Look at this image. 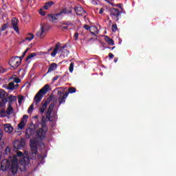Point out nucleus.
I'll list each match as a JSON object with an SVG mask.
<instances>
[{
    "instance_id": "nucleus-11",
    "label": "nucleus",
    "mask_w": 176,
    "mask_h": 176,
    "mask_svg": "<svg viewBox=\"0 0 176 176\" xmlns=\"http://www.w3.org/2000/svg\"><path fill=\"white\" fill-rule=\"evenodd\" d=\"M50 101L51 100L50 98H47V100H43L41 103V107L38 109L40 113H45V111H46L47 105L50 104Z\"/></svg>"
},
{
    "instance_id": "nucleus-21",
    "label": "nucleus",
    "mask_w": 176,
    "mask_h": 176,
    "mask_svg": "<svg viewBox=\"0 0 176 176\" xmlns=\"http://www.w3.org/2000/svg\"><path fill=\"white\" fill-rule=\"evenodd\" d=\"M60 15H57V14H48V17L49 19H51L52 20V21H54L56 20H58V17Z\"/></svg>"
},
{
    "instance_id": "nucleus-2",
    "label": "nucleus",
    "mask_w": 176,
    "mask_h": 176,
    "mask_svg": "<svg viewBox=\"0 0 176 176\" xmlns=\"http://www.w3.org/2000/svg\"><path fill=\"white\" fill-rule=\"evenodd\" d=\"M55 105V103H51L47 109V111L45 112L47 122H54V120H57V111H53Z\"/></svg>"
},
{
    "instance_id": "nucleus-7",
    "label": "nucleus",
    "mask_w": 176,
    "mask_h": 176,
    "mask_svg": "<svg viewBox=\"0 0 176 176\" xmlns=\"http://www.w3.org/2000/svg\"><path fill=\"white\" fill-rule=\"evenodd\" d=\"M46 31H47L46 25H41L40 30L36 32V36L37 38H40V39H42V38H45V36H46Z\"/></svg>"
},
{
    "instance_id": "nucleus-42",
    "label": "nucleus",
    "mask_w": 176,
    "mask_h": 176,
    "mask_svg": "<svg viewBox=\"0 0 176 176\" xmlns=\"http://www.w3.org/2000/svg\"><path fill=\"white\" fill-rule=\"evenodd\" d=\"M40 14H41V16H45L46 15V12L43 11V10H40L39 11Z\"/></svg>"
},
{
    "instance_id": "nucleus-43",
    "label": "nucleus",
    "mask_w": 176,
    "mask_h": 176,
    "mask_svg": "<svg viewBox=\"0 0 176 176\" xmlns=\"http://www.w3.org/2000/svg\"><path fill=\"white\" fill-rule=\"evenodd\" d=\"M16 156H17L18 157H23V152H21V151H18L17 153H16Z\"/></svg>"
},
{
    "instance_id": "nucleus-30",
    "label": "nucleus",
    "mask_w": 176,
    "mask_h": 176,
    "mask_svg": "<svg viewBox=\"0 0 176 176\" xmlns=\"http://www.w3.org/2000/svg\"><path fill=\"white\" fill-rule=\"evenodd\" d=\"M9 102H14V101H16V96L13 95H10L9 97H8Z\"/></svg>"
},
{
    "instance_id": "nucleus-10",
    "label": "nucleus",
    "mask_w": 176,
    "mask_h": 176,
    "mask_svg": "<svg viewBox=\"0 0 176 176\" xmlns=\"http://www.w3.org/2000/svg\"><path fill=\"white\" fill-rule=\"evenodd\" d=\"M36 131V129L35 128V125H32V128H28L25 131V138H31V137L34 136L35 132Z\"/></svg>"
},
{
    "instance_id": "nucleus-6",
    "label": "nucleus",
    "mask_w": 176,
    "mask_h": 176,
    "mask_svg": "<svg viewBox=\"0 0 176 176\" xmlns=\"http://www.w3.org/2000/svg\"><path fill=\"white\" fill-rule=\"evenodd\" d=\"M21 64V60L19 58V56H14L10 58L9 61V65L12 68L14 69H16V68H19L20 65Z\"/></svg>"
},
{
    "instance_id": "nucleus-41",
    "label": "nucleus",
    "mask_w": 176,
    "mask_h": 176,
    "mask_svg": "<svg viewBox=\"0 0 176 176\" xmlns=\"http://www.w3.org/2000/svg\"><path fill=\"white\" fill-rule=\"evenodd\" d=\"M2 137H3V131L0 129V142L2 141Z\"/></svg>"
},
{
    "instance_id": "nucleus-24",
    "label": "nucleus",
    "mask_w": 176,
    "mask_h": 176,
    "mask_svg": "<svg viewBox=\"0 0 176 176\" xmlns=\"http://www.w3.org/2000/svg\"><path fill=\"white\" fill-rule=\"evenodd\" d=\"M3 162L5 161H3L0 164V170H1V171H6V170H8V165L3 164Z\"/></svg>"
},
{
    "instance_id": "nucleus-64",
    "label": "nucleus",
    "mask_w": 176,
    "mask_h": 176,
    "mask_svg": "<svg viewBox=\"0 0 176 176\" xmlns=\"http://www.w3.org/2000/svg\"><path fill=\"white\" fill-rule=\"evenodd\" d=\"M34 118H35L36 119L38 118V116H36Z\"/></svg>"
},
{
    "instance_id": "nucleus-38",
    "label": "nucleus",
    "mask_w": 176,
    "mask_h": 176,
    "mask_svg": "<svg viewBox=\"0 0 176 176\" xmlns=\"http://www.w3.org/2000/svg\"><path fill=\"white\" fill-rule=\"evenodd\" d=\"M14 82L15 83H21V79H20L19 78H14Z\"/></svg>"
},
{
    "instance_id": "nucleus-3",
    "label": "nucleus",
    "mask_w": 176,
    "mask_h": 176,
    "mask_svg": "<svg viewBox=\"0 0 176 176\" xmlns=\"http://www.w3.org/2000/svg\"><path fill=\"white\" fill-rule=\"evenodd\" d=\"M42 129H40L36 131V137L38 140H44L46 137V131L43 129H46V118L43 116L41 118Z\"/></svg>"
},
{
    "instance_id": "nucleus-58",
    "label": "nucleus",
    "mask_w": 176,
    "mask_h": 176,
    "mask_svg": "<svg viewBox=\"0 0 176 176\" xmlns=\"http://www.w3.org/2000/svg\"><path fill=\"white\" fill-rule=\"evenodd\" d=\"M28 50H30V48H27V49L25 50V52L26 53H28Z\"/></svg>"
},
{
    "instance_id": "nucleus-8",
    "label": "nucleus",
    "mask_w": 176,
    "mask_h": 176,
    "mask_svg": "<svg viewBox=\"0 0 176 176\" xmlns=\"http://www.w3.org/2000/svg\"><path fill=\"white\" fill-rule=\"evenodd\" d=\"M58 94L60 96L58 98L59 105H61V104H65V100L67 99V97H68L69 93L65 92L64 94V92L61 91H58Z\"/></svg>"
},
{
    "instance_id": "nucleus-54",
    "label": "nucleus",
    "mask_w": 176,
    "mask_h": 176,
    "mask_svg": "<svg viewBox=\"0 0 176 176\" xmlns=\"http://www.w3.org/2000/svg\"><path fill=\"white\" fill-rule=\"evenodd\" d=\"M25 54H27V52L24 51V52L22 54L23 57H25Z\"/></svg>"
},
{
    "instance_id": "nucleus-55",
    "label": "nucleus",
    "mask_w": 176,
    "mask_h": 176,
    "mask_svg": "<svg viewBox=\"0 0 176 176\" xmlns=\"http://www.w3.org/2000/svg\"><path fill=\"white\" fill-rule=\"evenodd\" d=\"M109 3L110 5H111V6H115V3H112V2H109Z\"/></svg>"
},
{
    "instance_id": "nucleus-39",
    "label": "nucleus",
    "mask_w": 176,
    "mask_h": 176,
    "mask_svg": "<svg viewBox=\"0 0 176 176\" xmlns=\"http://www.w3.org/2000/svg\"><path fill=\"white\" fill-rule=\"evenodd\" d=\"M0 114H1V118H5V116H6V113H5V110H1L0 111Z\"/></svg>"
},
{
    "instance_id": "nucleus-35",
    "label": "nucleus",
    "mask_w": 176,
    "mask_h": 176,
    "mask_svg": "<svg viewBox=\"0 0 176 176\" xmlns=\"http://www.w3.org/2000/svg\"><path fill=\"white\" fill-rule=\"evenodd\" d=\"M1 100L2 101L3 105H5V104H6V102H8L9 101V98H8L6 97L1 98Z\"/></svg>"
},
{
    "instance_id": "nucleus-47",
    "label": "nucleus",
    "mask_w": 176,
    "mask_h": 176,
    "mask_svg": "<svg viewBox=\"0 0 176 176\" xmlns=\"http://www.w3.org/2000/svg\"><path fill=\"white\" fill-rule=\"evenodd\" d=\"M60 78V76H56L52 78V82H56Z\"/></svg>"
},
{
    "instance_id": "nucleus-56",
    "label": "nucleus",
    "mask_w": 176,
    "mask_h": 176,
    "mask_svg": "<svg viewBox=\"0 0 176 176\" xmlns=\"http://www.w3.org/2000/svg\"><path fill=\"white\" fill-rule=\"evenodd\" d=\"M1 107H3V103L0 101V108H1Z\"/></svg>"
},
{
    "instance_id": "nucleus-51",
    "label": "nucleus",
    "mask_w": 176,
    "mask_h": 176,
    "mask_svg": "<svg viewBox=\"0 0 176 176\" xmlns=\"http://www.w3.org/2000/svg\"><path fill=\"white\" fill-rule=\"evenodd\" d=\"M6 152H10V148L9 147H6Z\"/></svg>"
},
{
    "instance_id": "nucleus-19",
    "label": "nucleus",
    "mask_w": 176,
    "mask_h": 176,
    "mask_svg": "<svg viewBox=\"0 0 176 176\" xmlns=\"http://www.w3.org/2000/svg\"><path fill=\"white\" fill-rule=\"evenodd\" d=\"M104 41H106L107 43L109 45H111V46H113V45H115V42H113V39L109 38V36H104Z\"/></svg>"
},
{
    "instance_id": "nucleus-18",
    "label": "nucleus",
    "mask_w": 176,
    "mask_h": 176,
    "mask_svg": "<svg viewBox=\"0 0 176 176\" xmlns=\"http://www.w3.org/2000/svg\"><path fill=\"white\" fill-rule=\"evenodd\" d=\"M58 49H60V44L58 43L55 45V47L53 52L51 53L52 57H56V54H57V52H58Z\"/></svg>"
},
{
    "instance_id": "nucleus-37",
    "label": "nucleus",
    "mask_w": 176,
    "mask_h": 176,
    "mask_svg": "<svg viewBox=\"0 0 176 176\" xmlns=\"http://www.w3.org/2000/svg\"><path fill=\"white\" fill-rule=\"evenodd\" d=\"M63 25H67V27H69V25H74V23L69 21H67L65 23H63Z\"/></svg>"
},
{
    "instance_id": "nucleus-61",
    "label": "nucleus",
    "mask_w": 176,
    "mask_h": 176,
    "mask_svg": "<svg viewBox=\"0 0 176 176\" xmlns=\"http://www.w3.org/2000/svg\"><path fill=\"white\" fill-rule=\"evenodd\" d=\"M109 23L111 24V23H112V21L110 20V21H109Z\"/></svg>"
},
{
    "instance_id": "nucleus-31",
    "label": "nucleus",
    "mask_w": 176,
    "mask_h": 176,
    "mask_svg": "<svg viewBox=\"0 0 176 176\" xmlns=\"http://www.w3.org/2000/svg\"><path fill=\"white\" fill-rule=\"evenodd\" d=\"M8 28H9V25L8 23H5L0 28V31H6V30H8Z\"/></svg>"
},
{
    "instance_id": "nucleus-59",
    "label": "nucleus",
    "mask_w": 176,
    "mask_h": 176,
    "mask_svg": "<svg viewBox=\"0 0 176 176\" xmlns=\"http://www.w3.org/2000/svg\"><path fill=\"white\" fill-rule=\"evenodd\" d=\"M14 89H17L18 87H19V85H16L15 86H14Z\"/></svg>"
},
{
    "instance_id": "nucleus-53",
    "label": "nucleus",
    "mask_w": 176,
    "mask_h": 176,
    "mask_svg": "<svg viewBox=\"0 0 176 176\" xmlns=\"http://www.w3.org/2000/svg\"><path fill=\"white\" fill-rule=\"evenodd\" d=\"M23 57H24V56H23V55H22L21 56H19V60H21V61H22V60H23Z\"/></svg>"
},
{
    "instance_id": "nucleus-33",
    "label": "nucleus",
    "mask_w": 176,
    "mask_h": 176,
    "mask_svg": "<svg viewBox=\"0 0 176 176\" xmlns=\"http://www.w3.org/2000/svg\"><path fill=\"white\" fill-rule=\"evenodd\" d=\"M74 65H75V63H71L69 67V70L71 74L74 72Z\"/></svg>"
},
{
    "instance_id": "nucleus-40",
    "label": "nucleus",
    "mask_w": 176,
    "mask_h": 176,
    "mask_svg": "<svg viewBox=\"0 0 176 176\" xmlns=\"http://www.w3.org/2000/svg\"><path fill=\"white\" fill-rule=\"evenodd\" d=\"M60 27H61L62 30H71V28H69V26H67V25H61Z\"/></svg>"
},
{
    "instance_id": "nucleus-29",
    "label": "nucleus",
    "mask_w": 176,
    "mask_h": 176,
    "mask_svg": "<svg viewBox=\"0 0 176 176\" xmlns=\"http://www.w3.org/2000/svg\"><path fill=\"white\" fill-rule=\"evenodd\" d=\"M67 93H70V94H72L73 93H76V88L73 87H69Z\"/></svg>"
},
{
    "instance_id": "nucleus-27",
    "label": "nucleus",
    "mask_w": 176,
    "mask_h": 176,
    "mask_svg": "<svg viewBox=\"0 0 176 176\" xmlns=\"http://www.w3.org/2000/svg\"><path fill=\"white\" fill-rule=\"evenodd\" d=\"M28 36L29 37L25 38L26 41H32V39H34V38H35V36L32 33H28Z\"/></svg>"
},
{
    "instance_id": "nucleus-49",
    "label": "nucleus",
    "mask_w": 176,
    "mask_h": 176,
    "mask_svg": "<svg viewBox=\"0 0 176 176\" xmlns=\"http://www.w3.org/2000/svg\"><path fill=\"white\" fill-rule=\"evenodd\" d=\"M104 13V8H101L99 11V14H102Z\"/></svg>"
},
{
    "instance_id": "nucleus-57",
    "label": "nucleus",
    "mask_w": 176,
    "mask_h": 176,
    "mask_svg": "<svg viewBox=\"0 0 176 176\" xmlns=\"http://www.w3.org/2000/svg\"><path fill=\"white\" fill-rule=\"evenodd\" d=\"M114 63H118V58H114Z\"/></svg>"
},
{
    "instance_id": "nucleus-62",
    "label": "nucleus",
    "mask_w": 176,
    "mask_h": 176,
    "mask_svg": "<svg viewBox=\"0 0 176 176\" xmlns=\"http://www.w3.org/2000/svg\"><path fill=\"white\" fill-rule=\"evenodd\" d=\"M62 49H65V46L61 47Z\"/></svg>"
},
{
    "instance_id": "nucleus-32",
    "label": "nucleus",
    "mask_w": 176,
    "mask_h": 176,
    "mask_svg": "<svg viewBox=\"0 0 176 176\" xmlns=\"http://www.w3.org/2000/svg\"><path fill=\"white\" fill-rule=\"evenodd\" d=\"M97 27L94 26L91 27V29H89V32L91 34H92V35H96V32H94V31H97Z\"/></svg>"
},
{
    "instance_id": "nucleus-17",
    "label": "nucleus",
    "mask_w": 176,
    "mask_h": 176,
    "mask_svg": "<svg viewBox=\"0 0 176 176\" xmlns=\"http://www.w3.org/2000/svg\"><path fill=\"white\" fill-rule=\"evenodd\" d=\"M4 131H6V133H12V131H13V127L12 125L7 124L4 126Z\"/></svg>"
},
{
    "instance_id": "nucleus-5",
    "label": "nucleus",
    "mask_w": 176,
    "mask_h": 176,
    "mask_svg": "<svg viewBox=\"0 0 176 176\" xmlns=\"http://www.w3.org/2000/svg\"><path fill=\"white\" fill-rule=\"evenodd\" d=\"M109 12L110 13V16L113 20H115L116 21H119V16L122 14V12L119 10L118 8H111L109 10Z\"/></svg>"
},
{
    "instance_id": "nucleus-9",
    "label": "nucleus",
    "mask_w": 176,
    "mask_h": 176,
    "mask_svg": "<svg viewBox=\"0 0 176 176\" xmlns=\"http://www.w3.org/2000/svg\"><path fill=\"white\" fill-rule=\"evenodd\" d=\"M25 146V142L23 139L21 140H15L14 142V149L19 151V149H23Z\"/></svg>"
},
{
    "instance_id": "nucleus-16",
    "label": "nucleus",
    "mask_w": 176,
    "mask_h": 176,
    "mask_svg": "<svg viewBox=\"0 0 176 176\" xmlns=\"http://www.w3.org/2000/svg\"><path fill=\"white\" fill-rule=\"evenodd\" d=\"M53 5H54V1H50L45 3L44 6L43 7V9H44V10H48L49 9H50L51 6H53Z\"/></svg>"
},
{
    "instance_id": "nucleus-4",
    "label": "nucleus",
    "mask_w": 176,
    "mask_h": 176,
    "mask_svg": "<svg viewBox=\"0 0 176 176\" xmlns=\"http://www.w3.org/2000/svg\"><path fill=\"white\" fill-rule=\"evenodd\" d=\"M30 159H32V160H34V159H36V155L38 153V140H35V139H32L30 140Z\"/></svg>"
},
{
    "instance_id": "nucleus-13",
    "label": "nucleus",
    "mask_w": 176,
    "mask_h": 176,
    "mask_svg": "<svg viewBox=\"0 0 176 176\" xmlns=\"http://www.w3.org/2000/svg\"><path fill=\"white\" fill-rule=\"evenodd\" d=\"M72 14V9L70 8H65L63 9L59 13L56 14V16H61V14Z\"/></svg>"
},
{
    "instance_id": "nucleus-48",
    "label": "nucleus",
    "mask_w": 176,
    "mask_h": 176,
    "mask_svg": "<svg viewBox=\"0 0 176 176\" xmlns=\"http://www.w3.org/2000/svg\"><path fill=\"white\" fill-rule=\"evenodd\" d=\"M109 58H113V57H114L113 54L109 53Z\"/></svg>"
},
{
    "instance_id": "nucleus-45",
    "label": "nucleus",
    "mask_w": 176,
    "mask_h": 176,
    "mask_svg": "<svg viewBox=\"0 0 176 176\" xmlns=\"http://www.w3.org/2000/svg\"><path fill=\"white\" fill-rule=\"evenodd\" d=\"M53 50V47H51L50 49L47 50V52H43V54H49V52H52Z\"/></svg>"
},
{
    "instance_id": "nucleus-50",
    "label": "nucleus",
    "mask_w": 176,
    "mask_h": 176,
    "mask_svg": "<svg viewBox=\"0 0 176 176\" xmlns=\"http://www.w3.org/2000/svg\"><path fill=\"white\" fill-rule=\"evenodd\" d=\"M91 3H93V5H98L97 1L92 0Z\"/></svg>"
},
{
    "instance_id": "nucleus-46",
    "label": "nucleus",
    "mask_w": 176,
    "mask_h": 176,
    "mask_svg": "<svg viewBox=\"0 0 176 176\" xmlns=\"http://www.w3.org/2000/svg\"><path fill=\"white\" fill-rule=\"evenodd\" d=\"M83 28H85V30H87V31H89V30L91 29L90 26H89L88 25H84Z\"/></svg>"
},
{
    "instance_id": "nucleus-23",
    "label": "nucleus",
    "mask_w": 176,
    "mask_h": 176,
    "mask_svg": "<svg viewBox=\"0 0 176 176\" xmlns=\"http://www.w3.org/2000/svg\"><path fill=\"white\" fill-rule=\"evenodd\" d=\"M8 97V93L4 89H0V98H5Z\"/></svg>"
},
{
    "instance_id": "nucleus-63",
    "label": "nucleus",
    "mask_w": 176,
    "mask_h": 176,
    "mask_svg": "<svg viewBox=\"0 0 176 176\" xmlns=\"http://www.w3.org/2000/svg\"><path fill=\"white\" fill-rule=\"evenodd\" d=\"M115 49V46L111 48V50H113Z\"/></svg>"
},
{
    "instance_id": "nucleus-34",
    "label": "nucleus",
    "mask_w": 176,
    "mask_h": 176,
    "mask_svg": "<svg viewBox=\"0 0 176 176\" xmlns=\"http://www.w3.org/2000/svg\"><path fill=\"white\" fill-rule=\"evenodd\" d=\"M111 31L113 32H116V31H118V25L113 24L112 26H111Z\"/></svg>"
},
{
    "instance_id": "nucleus-20",
    "label": "nucleus",
    "mask_w": 176,
    "mask_h": 176,
    "mask_svg": "<svg viewBox=\"0 0 176 176\" xmlns=\"http://www.w3.org/2000/svg\"><path fill=\"white\" fill-rule=\"evenodd\" d=\"M56 68H57V65H56V63H52V64L50 65L49 68H48V71H47V74H49V73H50V72L54 71V69H56Z\"/></svg>"
},
{
    "instance_id": "nucleus-28",
    "label": "nucleus",
    "mask_w": 176,
    "mask_h": 176,
    "mask_svg": "<svg viewBox=\"0 0 176 176\" xmlns=\"http://www.w3.org/2000/svg\"><path fill=\"white\" fill-rule=\"evenodd\" d=\"M7 115H10L13 112V107H12V105H10V103H9V107L7 109Z\"/></svg>"
},
{
    "instance_id": "nucleus-36",
    "label": "nucleus",
    "mask_w": 176,
    "mask_h": 176,
    "mask_svg": "<svg viewBox=\"0 0 176 176\" xmlns=\"http://www.w3.org/2000/svg\"><path fill=\"white\" fill-rule=\"evenodd\" d=\"M23 100H24V96H21L18 97V102L19 104H21L23 102Z\"/></svg>"
},
{
    "instance_id": "nucleus-14",
    "label": "nucleus",
    "mask_w": 176,
    "mask_h": 176,
    "mask_svg": "<svg viewBox=\"0 0 176 176\" xmlns=\"http://www.w3.org/2000/svg\"><path fill=\"white\" fill-rule=\"evenodd\" d=\"M74 10L78 16H83V14H86V11L82 7H76Z\"/></svg>"
},
{
    "instance_id": "nucleus-12",
    "label": "nucleus",
    "mask_w": 176,
    "mask_h": 176,
    "mask_svg": "<svg viewBox=\"0 0 176 176\" xmlns=\"http://www.w3.org/2000/svg\"><path fill=\"white\" fill-rule=\"evenodd\" d=\"M28 119V116L24 115L22 118L21 121L18 124V128L20 129V130H23L24 129V126L25 124H27V120Z\"/></svg>"
},
{
    "instance_id": "nucleus-22",
    "label": "nucleus",
    "mask_w": 176,
    "mask_h": 176,
    "mask_svg": "<svg viewBox=\"0 0 176 176\" xmlns=\"http://www.w3.org/2000/svg\"><path fill=\"white\" fill-rule=\"evenodd\" d=\"M11 169L12 170V174H17V164L12 163L11 164Z\"/></svg>"
},
{
    "instance_id": "nucleus-44",
    "label": "nucleus",
    "mask_w": 176,
    "mask_h": 176,
    "mask_svg": "<svg viewBox=\"0 0 176 176\" xmlns=\"http://www.w3.org/2000/svg\"><path fill=\"white\" fill-rule=\"evenodd\" d=\"M74 38H75V41H78V38H79V33L76 32L74 34Z\"/></svg>"
},
{
    "instance_id": "nucleus-52",
    "label": "nucleus",
    "mask_w": 176,
    "mask_h": 176,
    "mask_svg": "<svg viewBox=\"0 0 176 176\" xmlns=\"http://www.w3.org/2000/svg\"><path fill=\"white\" fill-rule=\"evenodd\" d=\"M26 159L28 161L25 162V164H28L30 163V157H28Z\"/></svg>"
},
{
    "instance_id": "nucleus-60",
    "label": "nucleus",
    "mask_w": 176,
    "mask_h": 176,
    "mask_svg": "<svg viewBox=\"0 0 176 176\" xmlns=\"http://www.w3.org/2000/svg\"><path fill=\"white\" fill-rule=\"evenodd\" d=\"M118 8H122V6L120 4H118Z\"/></svg>"
},
{
    "instance_id": "nucleus-25",
    "label": "nucleus",
    "mask_w": 176,
    "mask_h": 176,
    "mask_svg": "<svg viewBox=\"0 0 176 176\" xmlns=\"http://www.w3.org/2000/svg\"><path fill=\"white\" fill-rule=\"evenodd\" d=\"M14 83L13 82H10L7 87L8 90H14Z\"/></svg>"
},
{
    "instance_id": "nucleus-15",
    "label": "nucleus",
    "mask_w": 176,
    "mask_h": 176,
    "mask_svg": "<svg viewBox=\"0 0 176 176\" xmlns=\"http://www.w3.org/2000/svg\"><path fill=\"white\" fill-rule=\"evenodd\" d=\"M11 24L16 32H19V27L17 26V24H19V19L17 18H13L11 21Z\"/></svg>"
},
{
    "instance_id": "nucleus-26",
    "label": "nucleus",
    "mask_w": 176,
    "mask_h": 176,
    "mask_svg": "<svg viewBox=\"0 0 176 176\" xmlns=\"http://www.w3.org/2000/svg\"><path fill=\"white\" fill-rule=\"evenodd\" d=\"M36 56V53H31L29 56H27V58H25V61H28L31 60V58H34V57H35Z\"/></svg>"
},
{
    "instance_id": "nucleus-1",
    "label": "nucleus",
    "mask_w": 176,
    "mask_h": 176,
    "mask_svg": "<svg viewBox=\"0 0 176 176\" xmlns=\"http://www.w3.org/2000/svg\"><path fill=\"white\" fill-rule=\"evenodd\" d=\"M50 86L49 85H45L41 89L38 91V92L35 95L34 98V102L30 106L28 113H32V111H34V104H35L36 107H38L39 102L42 101V97L43 95L46 94L49 91Z\"/></svg>"
}]
</instances>
